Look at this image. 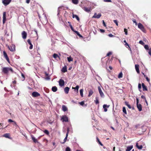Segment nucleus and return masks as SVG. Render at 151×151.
Here are the masks:
<instances>
[{
  "label": "nucleus",
  "mask_w": 151,
  "mask_h": 151,
  "mask_svg": "<svg viewBox=\"0 0 151 151\" xmlns=\"http://www.w3.org/2000/svg\"><path fill=\"white\" fill-rule=\"evenodd\" d=\"M9 71H11L12 73L14 72L12 69L11 67H4L2 68V71L5 74H8Z\"/></svg>",
  "instance_id": "obj_1"
},
{
  "label": "nucleus",
  "mask_w": 151,
  "mask_h": 151,
  "mask_svg": "<svg viewBox=\"0 0 151 151\" xmlns=\"http://www.w3.org/2000/svg\"><path fill=\"white\" fill-rule=\"evenodd\" d=\"M138 27L140 29H141L143 32L145 33L146 30L145 29L144 27L142 24L140 23H139L138 24Z\"/></svg>",
  "instance_id": "obj_2"
},
{
  "label": "nucleus",
  "mask_w": 151,
  "mask_h": 151,
  "mask_svg": "<svg viewBox=\"0 0 151 151\" xmlns=\"http://www.w3.org/2000/svg\"><path fill=\"white\" fill-rule=\"evenodd\" d=\"M12 0H2V2L5 6H6L11 2Z\"/></svg>",
  "instance_id": "obj_3"
},
{
  "label": "nucleus",
  "mask_w": 151,
  "mask_h": 151,
  "mask_svg": "<svg viewBox=\"0 0 151 151\" xmlns=\"http://www.w3.org/2000/svg\"><path fill=\"white\" fill-rule=\"evenodd\" d=\"M61 119L62 120L63 122H68V118L66 115H63L62 116Z\"/></svg>",
  "instance_id": "obj_4"
},
{
  "label": "nucleus",
  "mask_w": 151,
  "mask_h": 151,
  "mask_svg": "<svg viewBox=\"0 0 151 151\" xmlns=\"http://www.w3.org/2000/svg\"><path fill=\"white\" fill-rule=\"evenodd\" d=\"M8 48L9 50L12 52H13L15 50V46L14 45L12 44L10 46H8Z\"/></svg>",
  "instance_id": "obj_5"
},
{
  "label": "nucleus",
  "mask_w": 151,
  "mask_h": 151,
  "mask_svg": "<svg viewBox=\"0 0 151 151\" xmlns=\"http://www.w3.org/2000/svg\"><path fill=\"white\" fill-rule=\"evenodd\" d=\"M22 38L24 39H25L26 38L27 34L25 31H23L22 33Z\"/></svg>",
  "instance_id": "obj_6"
},
{
  "label": "nucleus",
  "mask_w": 151,
  "mask_h": 151,
  "mask_svg": "<svg viewBox=\"0 0 151 151\" xmlns=\"http://www.w3.org/2000/svg\"><path fill=\"white\" fill-rule=\"evenodd\" d=\"M40 96V94L37 92H33L32 93V96L33 97H37Z\"/></svg>",
  "instance_id": "obj_7"
},
{
  "label": "nucleus",
  "mask_w": 151,
  "mask_h": 151,
  "mask_svg": "<svg viewBox=\"0 0 151 151\" xmlns=\"http://www.w3.org/2000/svg\"><path fill=\"white\" fill-rule=\"evenodd\" d=\"M3 55L4 57L5 58L6 60H7L8 63H9V60L6 52L5 51L3 52Z\"/></svg>",
  "instance_id": "obj_8"
},
{
  "label": "nucleus",
  "mask_w": 151,
  "mask_h": 151,
  "mask_svg": "<svg viewBox=\"0 0 151 151\" xmlns=\"http://www.w3.org/2000/svg\"><path fill=\"white\" fill-rule=\"evenodd\" d=\"M101 14H97L96 13H95L94 15L93 16L92 18L99 19L101 17Z\"/></svg>",
  "instance_id": "obj_9"
},
{
  "label": "nucleus",
  "mask_w": 151,
  "mask_h": 151,
  "mask_svg": "<svg viewBox=\"0 0 151 151\" xmlns=\"http://www.w3.org/2000/svg\"><path fill=\"white\" fill-rule=\"evenodd\" d=\"M59 83L60 86H62L64 85L65 82L63 80L60 79L59 81Z\"/></svg>",
  "instance_id": "obj_10"
},
{
  "label": "nucleus",
  "mask_w": 151,
  "mask_h": 151,
  "mask_svg": "<svg viewBox=\"0 0 151 151\" xmlns=\"http://www.w3.org/2000/svg\"><path fill=\"white\" fill-rule=\"evenodd\" d=\"M6 20V12H4L3 16V22L4 24L5 23Z\"/></svg>",
  "instance_id": "obj_11"
},
{
  "label": "nucleus",
  "mask_w": 151,
  "mask_h": 151,
  "mask_svg": "<svg viewBox=\"0 0 151 151\" xmlns=\"http://www.w3.org/2000/svg\"><path fill=\"white\" fill-rule=\"evenodd\" d=\"M69 131V129L68 128L67 129V132L66 134V136L65 138V139H64V142H62L61 143L62 144H64V143L67 141V137L68 136V134Z\"/></svg>",
  "instance_id": "obj_12"
},
{
  "label": "nucleus",
  "mask_w": 151,
  "mask_h": 151,
  "mask_svg": "<svg viewBox=\"0 0 151 151\" xmlns=\"http://www.w3.org/2000/svg\"><path fill=\"white\" fill-rule=\"evenodd\" d=\"M98 89L99 93L101 97H103L104 96V94L102 92L101 88L100 87H98Z\"/></svg>",
  "instance_id": "obj_13"
},
{
  "label": "nucleus",
  "mask_w": 151,
  "mask_h": 151,
  "mask_svg": "<svg viewBox=\"0 0 151 151\" xmlns=\"http://www.w3.org/2000/svg\"><path fill=\"white\" fill-rule=\"evenodd\" d=\"M83 10L85 11L86 12H91V8H87L85 7H84L83 8Z\"/></svg>",
  "instance_id": "obj_14"
},
{
  "label": "nucleus",
  "mask_w": 151,
  "mask_h": 151,
  "mask_svg": "<svg viewBox=\"0 0 151 151\" xmlns=\"http://www.w3.org/2000/svg\"><path fill=\"white\" fill-rule=\"evenodd\" d=\"M110 106L109 105H107L106 104H104L103 106V108L104 109V110L105 112L107 111V109L106 108H109Z\"/></svg>",
  "instance_id": "obj_15"
},
{
  "label": "nucleus",
  "mask_w": 151,
  "mask_h": 151,
  "mask_svg": "<svg viewBox=\"0 0 151 151\" xmlns=\"http://www.w3.org/2000/svg\"><path fill=\"white\" fill-rule=\"evenodd\" d=\"M27 43L30 45L29 47V49L31 50L33 48V45L31 43V41L29 39H28L27 40Z\"/></svg>",
  "instance_id": "obj_16"
},
{
  "label": "nucleus",
  "mask_w": 151,
  "mask_h": 151,
  "mask_svg": "<svg viewBox=\"0 0 151 151\" xmlns=\"http://www.w3.org/2000/svg\"><path fill=\"white\" fill-rule=\"evenodd\" d=\"M137 106L138 109V110L139 111H140L142 110V106L140 104H137Z\"/></svg>",
  "instance_id": "obj_17"
},
{
  "label": "nucleus",
  "mask_w": 151,
  "mask_h": 151,
  "mask_svg": "<svg viewBox=\"0 0 151 151\" xmlns=\"http://www.w3.org/2000/svg\"><path fill=\"white\" fill-rule=\"evenodd\" d=\"M135 66V68L137 72L138 73H139V65L138 64H136Z\"/></svg>",
  "instance_id": "obj_18"
},
{
  "label": "nucleus",
  "mask_w": 151,
  "mask_h": 151,
  "mask_svg": "<svg viewBox=\"0 0 151 151\" xmlns=\"http://www.w3.org/2000/svg\"><path fill=\"white\" fill-rule=\"evenodd\" d=\"M142 87L143 88V90L144 91H147V87L145 85V84L143 83H142Z\"/></svg>",
  "instance_id": "obj_19"
},
{
  "label": "nucleus",
  "mask_w": 151,
  "mask_h": 151,
  "mask_svg": "<svg viewBox=\"0 0 151 151\" xmlns=\"http://www.w3.org/2000/svg\"><path fill=\"white\" fill-rule=\"evenodd\" d=\"M32 137V139L33 140V142L35 143H38V142L37 139H35V138L32 135L31 136Z\"/></svg>",
  "instance_id": "obj_20"
},
{
  "label": "nucleus",
  "mask_w": 151,
  "mask_h": 151,
  "mask_svg": "<svg viewBox=\"0 0 151 151\" xmlns=\"http://www.w3.org/2000/svg\"><path fill=\"white\" fill-rule=\"evenodd\" d=\"M69 90V88L68 87H65L64 89V91L65 93L68 94Z\"/></svg>",
  "instance_id": "obj_21"
},
{
  "label": "nucleus",
  "mask_w": 151,
  "mask_h": 151,
  "mask_svg": "<svg viewBox=\"0 0 151 151\" xmlns=\"http://www.w3.org/2000/svg\"><path fill=\"white\" fill-rule=\"evenodd\" d=\"M61 70L62 71L63 73L66 72L67 71L66 66H65L64 67H63Z\"/></svg>",
  "instance_id": "obj_22"
},
{
  "label": "nucleus",
  "mask_w": 151,
  "mask_h": 151,
  "mask_svg": "<svg viewBox=\"0 0 151 151\" xmlns=\"http://www.w3.org/2000/svg\"><path fill=\"white\" fill-rule=\"evenodd\" d=\"M133 148V146H128L127 147V149L126 150V151H130L131 150L132 148Z\"/></svg>",
  "instance_id": "obj_23"
},
{
  "label": "nucleus",
  "mask_w": 151,
  "mask_h": 151,
  "mask_svg": "<svg viewBox=\"0 0 151 151\" xmlns=\"http://www.w3.org/2000/svg\"><path fill=\"white\" fill-rule=\"evenodd\" d=\"M57 88L56 86H54L52 87V91L54 92H55L57 91Z\"/></svg>",
  "instance_id": "obj_24"
},
{
  "label": "nucleus",
  "mask_w": 151,
  "mask_h": 151,
  "mask_svg": "<svg viewBox=\"0 0 151 151\" xmlns=\"http://www.w3.org/2000/svg\"><path fill=\"white\" fill-rule=\"evenodd\" d=\"M72 2L75 4H77L79 2V0H72Z\"/></svg>",
  "instance_id": "obj_25"
},
{
  "label": "nucleus",
  "mask_w": 151,
  "mask_h": 151,
  "mask_svg": "<svg viewBox=\"0 0 151 151\" xmlns=\"http://www.w3.org/2000/svg\"><path fill=\"white\" fill-rule=\"evenodd\" d=\"M53 57L55 59H56V58H59V59L60 60V57L57 54H56V53L54 54L53 55Z\"/></svg>",
  "instance_id": "obj_26"
},
{
  "label": "nucleus",
  "mask_w": 151,
  "mask_h": 151,
  "mask_svg": "<svg viewBox=\"0 0 151 151\" xmlns=\"http://www.w3.org/2000/svg\"><path fill=\"white\" fill-rule=\"evenodd\" d=\"M125 104L129 109H131V106L129 104L128 102L127 101H125Z\"/></svg>",
  "instance_id": "obj_27"
},
{
  "label": "nucleus",
  "mask_w": 151,
  "mask_h": 151,
  "mask_svg": "<svg viewBox=\"0 0 151 151\" xmlns=\"http://www.w3.org/2000/svg\"><path fill=\"white\" fill-rule=\"evenodd\" d=\"M72 17L73 18H76V19L78 21L80 20V19H79V17L77 15L73 14Z\"/></svg>",
  "instance_id": "obj_28"
},
{
  "label": "nucleus",
  "mask_w": 151,
  "mask_h": 151,
  "mask_svg": "<svg viewBox=\"0 0 151 151\" xmlns=\"http://www.w3.org/2000/svg\"><path fill=\"white\" fill-rule=\"evenodd\" d=\"M8 122H13L14 123V124L16 126H17V124L16 122L15 121H13L11 119H9Z\"/></svg>",
  "instance_id": "obj_29"
},
{
  "label": "nucleus",
  "mask_w": 151,
  "mask_h": 151,
  "mask_svg": "<svg viewBox=\"0 0 151 151\" xmlns=\"http://www.w3.org/2000/svg\"><path fill=\"white\" fill-rule=\"evenodd\" d=\"M136 146L137 147L139 150L142 149L143 147L142 146V145H141L140 146H139L138 145V143H137L136 144Z\"/></svg>",
  "instance_id": "obj_30"
},
{
  "label": "nucleus",
  "mask_w": 151,
  "mask_h": 151,
  "mask_svg": "<svg viewBox=\"0 0 151 151\" xmlns=\"http://www.w3.org/2000/svg\"><path fill=\"white\" fill-rule=\"evenodd\" d=\"M62 110L64 111H65L67 110V107L65 105H63L62 106Z\"/></svg>",
  "instance_id": "obj_31"
},
{
  "label": "nucleus",
  "mask_w": 151,
  "mask_h": 151,
  "mask_svg": "<svg viewBox=\"0 0 151 151\" xmlns=\"http://www.w3.org/2000/svg\"><path fill=\"white\" fill-rule=\"evenodd\" d=\"M4 137L6 138H10L9 134V133L5 134L4 135Z\"/></svg>",
  "instance_id": "obj_32"
},
{
  "label": "nucleus",
  "mask_w": 151,
  "mask_h": 151,
  "mask_svg": "<svg viewBox=\"0 0 151 151\" xmlns=\"http://www.w3.org/2000/svg\"><path fill=\"white\" fill-rule=\"evenodd\" d=\"M93 93V91L91 90H90L89 91V94L88 95V96L90 97L92 95Z\"/></svg>",
  "instance_id": "obj_33"
},
{
  "label": "nucleus",
  "mask_w": 151,
  "mask_h": 151,
  "mask_svg": "<svg viewBox=\"0 0 151 151\" xmlns=\"http://www.w3.org/2000/svg\"><path fill=\"white\" fill-rule=\"evenodd\" d=\"M79 88V86L78 85L76 86L75 87H72L73 89H75L77 90V92H78V89Z\"/></svg>",
  "instance_id": "obj_34"
},
{
  "label": "nucleus",
  "mask_w": 151,
  "mask_h": 151,
  "mask_svg": "<svg viewBox=\"0 0 151 151\" xmlns=\"http://www.w3.org/2000/svg\"><path fill=\"white\" fill-rule=\"evenodd\" d=\"M74 32L78 36L80 37H83V36L79 33L77 31H75Z\"/></svg>",
  "instance_id": "obj_35"
},
{
  "label": "nucleus",
  "mask_w": 151,
  "mask_h": 151,
  "mask_svg": "<svg viewBox=\"0 0 151 151\" xmlns=\"http://www.w3.org/2000/svg\"><path fill=\"white\" fill-rule=\"evenodd\" d=\"M83 89H82L80 90V95H81V96L82 97H83Z\"/></svg>",
  "instance_id": "obj_36"
},
{
  "label": "nucleus",
  "mask_w": 151,
  "mask_h": 151,
  "mask_svg": "<svg viewBox=\"0 0 151 151\" xmlns=\"http://www.w3.org/2000/svg\"><path fill=\"white\" fill-rule=\"evenodd\" d=\"M64 8V7L63 6H60L58 8V14H59V12H60V9H62Z\"/></svg>",
  "instance_id": "obj_37"
},
{
  "label": "nucleus",
  "mask_w": 151,
  "mask_h": 151,
  "mask_svg": "<svg viewBox=\"0 0 151 151\" xmlns=\"http://www.w3.org/2000/svg\"><path fill=\"white\" fill-rule=\"evenodd\" d=\"M69 62L73 61V58L70 56L67 58Z\"/></svg>",
  "instance_id": "obj_38"
},
{
  "label": "nucleus",
  "mask_w": 151,
  "mask_h": 151,
  "mask_svg": "<svg viewBox=\"0 0 151 151\" xmlns=\"http://www.w3.org/2000/svg\"><path fill=\"white\" fill-rule=\"evenodd\" d=\"M123 77V74L122 72H121L119 73L118 75V77L119 78H122Z\"/></svg>",
  "instance_id": "obj_39"
},
{
  "label": "nucleus",
  "mask_w": 151,
  "mask_h": 151,
  "mask_svg": "<svg viewBox=\"0 0 151 151\" xmlns=\"http://www.w3.org/2000/svg\"><path fill=\"white\" fill-rule=\"evenodd\" d=\"M96 139H97V141L98 142L99 144H100L101 146H103V144L99 140V139L98 138V137H96Z\"/></svg>",
  "instance_id": "obj_40"
},
{
  "label": "nucleus",
  "mask_w": 151,
  "mask_h": 151,
  "mask_svg": "<svg viewBox=\"0 0 151 151\" xmlns=\"http://www.w3.org/2000/svg\"><path fill=\"white\" fill-rule=\"evenodd\" d=\"M94 101L96 104H98L99 103V101L98 99V98L96 97V100Z\"/></svg>",
  "instance_id": "obj_41"
},
{
  "label": "nucleus",
  "mask_w": 151,
  "mask_h": 151,
  "mask_svg": "<svg viewBox=\"0 0 151 151\" xmlns=\"http://www.w3.org/2000/svg\"><path fill=\"white\" fill-rule=\"evenodd\" d=\"M123 112L125 114H127V111L126 109V108L125 107H123Z\"/></svg>",
  "instance_id": "obj_42"
},
{
  "label": "nucleus",
  "mask_w": 151,
  "mask_h": 151,
  "mask_svg": "<svg viewBox=\"0 0 151 151\" xmlns=\"http://www.w3.org/2000/svg\"><path fill=\"white\" fill-rule=\"evenodd\" d=\"M43 132L44 133H45L46 134L48 135L49 134V132L48 130H45L44 131H43Z\"/></svg>",
  "instance_id": "obj_43"
},
{
  "label": "nucleus",
  "mask_w": 151,
  "mask_h": 151,
  "mask_svg": "<svg viewBox=\"0 0 151 151\" xmlns=\"http://www.w3.org/2000/svg\"><path fill=\"white\" fill-rule=\"evenodd\" d=\"M79 104L81 106H83L84 104V101H83L80 102H79Z\"/></svg>",
  "instance_id": "obj_44"
},
{
  "label": "nucleus",
  "mask_w": 151,
  "mask_h": 151,
  "mask_svg": "<svg viewBox=\"0 0 151 151\" xmlns=\"http://www.w3.org/2000/svg\"><path fill=\"white\" fill-rule=\"evenodd\" d=\"M144 47L146 49V50H148L149 49V47H148V46L146 45H145L144 46Z\"/></svg>",
  "instance_id": "obj_45"
},
{
  "label": "nucleus",
  "mask_w": 151,
  "mask_h": 151,
  "mask_svg": "<svg viewBox=\"0 0 151 151\" xmlns=\"http://www.w3.org/2000/svg\"><path fill=\"white\" fill-rule=\"evenodd\" d=\"M138 88L139 90L141 88V85L140 83L138 84Z\"/></svg>",
  "instance_id": "obj_46"
},
{
  "label": "nucleus",
  "mask_w": 151,
  "mask_h": 151,
  "mask_svg": "<svg viewBox=\"0 0 151 151\" xmlns=\"http://www.w3.org/2000/svg\"><path fill=\"white\" fill-rule=\"evenodd\" d=\"M139 43L140 44H141V45H144V42H143V41H142V40H140V41H139Z\"/></svg>",
  "instance_id": "obj_47"
},
{
  "label": "nucleus",
  "mask_w": 151,
  "mask_h": 151,
  "mask_svg": "<svg viewBox=\"0 0 151 151\" xmlns=\"http://www.w3.org/2000/svg\"><path fill=\"white\" fill-rule=\"evenodd\" d=\"M124 32H125V35H127L128 34H127V29H126L125 28L124 29Z\"/></svg>",
  "instance_id": "obj_48"
},
{
  "label": "nucleus",
  "mask_w": 151,
  "mask_h": 151,
  "mask_svg": "<svg viewBox=\"0 0 151 151\" xmlns=\"http://www.w3.org/2000/svg\"><path fill=\"white\" fill-rule=\"evenodd\" d=\"M148 53L151 56V48L149 49Z\"/></svg>",
  "instance_id": "obj_49"
},
{
  "label": "nucleus",
  "mask_w": 151,
  "mask_h": 151,
  "mask_svg": "<svg viewBox=\"0 0 151 151\" xmlns=\"http://www.w3.org/2000/svg\"><path fill=\"white\" fill-rule=\"evenodd\" d=\"M66 151H71V150L69 147H67L66 148Z\"/></svg>",
  "instance_id": "obj_50"
},
{
  "label": "nucleus",
  "mask_w": 151,
  "mask_h": 151,
  "mask_svg": "<svg viewBox=\"0 0 151 151\" xmlns=\"http://www.w3.org/2000/svg\"><path fill=\"white\" fill-rule=\"evenodd\" d=\"M70 26V27L71 29L73 31V32H74V31H75L74 30V29H73V27L72 26V25H71V24H70L69 25Z\"/></svg>",
  "instance_id": "obj_51"
},
{
  "label": "nucleus",
  "mask_w": 151,
  "mask_h": 151,
  "mask_svg": "<svg viewBox=\"0 0 151 151\" xmlns=\"http://www.w3.org/2000/svg\"><path fill=\"white\" fill-rule=\"evenodd\" d=\"M114 23H115L116 24L117 26L118 25V22L116 20H114Z\"/></svg>",
  "instance_id": "obj_52"
},
{
  "label": "nucleus",
  "mask_w": 151,
  "mask_h": 151,
  "mask_svg": "<svg viewBox=\"0 0 151 151\" xmlns=\"http://www.w3.org/2000/svg\"><path fill=\"white\" fill-rule=\"evenodd\" d=\"M112 54V52H109L106 55V56H108Z\"/></svg>",
  "instance_id": "obj_53"
},
{
  "label": "nucleus",
  "mask_w": 151,
  "mask_h": 151,
  "mask_svg": "<svg viewBox=\"0 0 151 151\" xmlns=\"http://www.w3.org/2000/svg\"><path fill=\"white\" fill-rule=\"evenodd\" d=\"M104 1L105 2H111V0H104Z\"/></svg>",
  "instance_id": "obj_54"
},
{
  "label": "nucleus",
  "mask_w": 151,
  "mask_h": 151,
  "mask_svg": "<svg viewBox=\"0 0 151 151\" xmlns=\"http://www.w3.org/2000/svg\"><path fill=\"white\" fill-rule=\"evenodd\" d=\"M141 98L142 99H144L145 100L146 99L145 97L143 95L141 96Z\"/></svg>",
  "instance_id": "obj_55"
},
{
  "label": "nucleus",
  "mask_w": 151,
  "mask_h": 151,
  "mask_svg": "<svg viewBox=\"0 0 151 151\" xmlns=\"http://www.w3.org/2000/svg\"><path fill=\"white\" fill-rule=\"evenodd\" d=\"M132 21L134 23H135L136 25H137V22L136 21V20L135 19H133L132 20Z\"/></svg>",
  "instance_id": "obj_56"
},
{
  "label": "nucleus",
  "mask_w": 151,
  "mask_h": 151,
  "mask_svg": "<svg viewBox=\"0 0 151 151\" xmlns=\"http://www.w3.org/2000/svg\"><path fill=\"white\" fill-rule=\"evenodd\" d=\"M34 33L36 35V36H37L38 35L36 31H35L34 32Z\"/></svg>",
  "instance_id": "obj_57"
},
{
  "label": "nucleus",
  "mask_w": 151,
  "mask_h": 151,
  "mask_svg": "<svg viewBox=\"0 0 151 151\" xmlns=\"http://www.w3.org/2000/svg\"><path fill=\"white\" fill-rule=\"evenodd\" d=\"M102 22L104 26L105 27H106V25L105 22H104V20H103Z\"/></svg>",
  "instance_id": "obj_58"
},
{
  "label": "nucleus",
  "mask_w": 151,
  "mask_h": 151,
  "mask_svg": "<svg viewBox=\"0 0 151 151\" xmlns=\"http://www.w3.org/2000/svg\"><path fill=\"white\" fill-rule=\"evenodd\" d=\"M146 79L147 81L148 82H149L150 81V79L148 78L147 77H146Z\"/></svg>",
  "instance_id": "obj_59"
},
{
  "label": "nucleus",
  "mask_w": 151,
  "mask_h": 151,
  "mask_svg": "<svg viewBox=\"0 0 151 151\" xmlns=\"http://www.w3.org/2000/svg\"><path fill=\"white\" fill-rule=\"evenodd\" d=\"M17 83L16 81V80H14L12 82V83L14 85H16Z\"/></svg>",
  "instance_id": "obj_60"
},
{
  "label": "nucleus",
  "mask_w": 151,
  "mask_h": 151,
  "mask_svg": "<svg viewBox=\"0 0 151 151\" xmlns=\"http://www.w3.org/2000/svg\"><path fill=\"white\" fill-rule=\"evenodd\" d=\"M100 31L101 32L103 33L105 32V30L103 29H100Z\"/></svg>",
  "instance_id": "obj_61"
},
{
  "label": "nucleus",
  "mask_w": 151,
  "mask_h": 151,
  "mask_svg": "<svg viewBox=\"0 0 151 151\" xmlns=\"http://www.w3.org/2000/svg\"><path fill=\"white\" fill-rule=\"evenodd\" d=\"M21 76H22L23 77V79L24 80L25 78L24 75L23 73H22L21 74Z\"/></svg>",
  "instance_id": "obj_62"
},
{
  "label": "nucleus",
  "mask_w": 151,
  "mask_h": 151,
  "mask_svg": "<svg viewBox=\"0 0 151 151\" xmlns=\"http://www.w3.org/2000/svg\"><path fill=\"white\" fill-rule=\"evenodd\" d=\"M136 101H137V104H139V99L138 98H136Z\"/></svg>",
  "instance_id": "obj_63"
},
{
  "label": "nucleus",
  "mask_w": 151,
  "mask_h": 151,
  "mask_svg": "<svg viewBox=\"0 0 151 151\" xmlns=\"http://www.w3.org/2000/svg\"><path fill=\"white\" fill-rule=\"evenodd\" d=\"M108 36L110 37H112L113 35L111 34H110L108 35Z\"/></svg>",
  "instance_id": "obj_64"
}]
</instances>
